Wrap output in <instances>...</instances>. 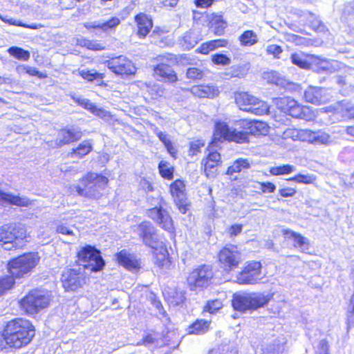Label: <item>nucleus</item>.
<instances>
[{"instance_id": "f257e3e1", "label": "nucleus", "mask_w": 354, "mask_h": 354, "mask_svg": "<svg viewBox=\"0 0 354 354\" xmlns=\"http://www.w3.org/2000/svg\"><path fill=\"white\" fill-rule=\"evenodd\" d=\"M237 125L243 128L244 131H236L222 121L215 123L214 140L215 141L228 140L237 143L248 142V134L254 136L266 135L269 131L268 124L262 121L241 120L236 122Z\"/></svg>"}, {"instance_id": "f03ea898", "label": "nucleus", "mask_w": 354, "mask_h": 354, "mask_svg": "<svg viewBox=\"0 0 354 354\" xmlns=\"http://www.w3.org/2000/svg\"><path fill=\"white\" fill-rule=\"evenodd\" d=\"M35 336V328L26 319H16L9 322L3 331L6 344L15 348H20L28 344Z\"/></svg>"}, {"instance_id": "7ed1b4c3", "label": "nucleus", "mask_w": 354, "mask_h": 354, "mask_svg": "<svg viewBox=\"0 0 354 354\" xmlns=\"http://www.w3.org/2000/svg\"><path fill=\"white\" fill-rule=\"evenodd\" d=\"M273 295L259 292H239L233 294L232 305L233 308L241 313L252 311L266 306Z\"/></svg>"}, {"instance_id": "20e7f679", "label": "nucleus", "mask_w": 354, "mask_h": 354, "mask_svg": "<svg viewBox=\"0 0 354 354\" xmlns=\"http://www.w3.org/2000/svg\"><path fill=\"white\" fill-rule=\"evenodd\" d=\"M27 241L26 231L21 225H4L0 228V242L4 250L21 248Z\"/></svg>"}, {"instance_id": "39448f33", "label": "nucleus", "mask_w": 354, "mask_h": 354, "mask_svg": "<svg viewBox=\"0 0 354 354\" xmlns=\"http://www.w3.org/2000/svg\"><path fill=\"white\" fill-rule=\"evenodd\" d=\"M39 259L37 252H30L19 256L9 261L8 271L16 279L24 277L35 268Z\"/></svg>"}, {"instance_id": "423d86ee", "label": "nucleus", "mask_w": 354, "mask_h": 354, "mask_svg": "<svg viewBox=\"0 0 354 354\" xmlns=\"http://www.w3.org/2000/svg\"><path fill=\"white\" fill-rule=\"evenodd\" d=\"M78 259L84 270L97 272L103 270L105 261L101 256V252L95 247L87 245L82 247L77 252Z\"/></svg>"}, {"instance_id": "0eeeda50", "label": "nucleus", "mask_w": 354, "mask_h": 354, "mask_svg": "<svg viewBox=\"0 0 354 354\" xmlns=\"http://www.w3.org/2000/svg\"><path fill=\"white\" fill-rule=\"evenodd\" d=\"M84 187H76V191L80 196L88 198H97L100 196L101 190L104 189L108 183V178L95 173L88 174L82 179Z\"/></svg>"}, {"instance_id": "6e6552de", "label": "nucleus", "mask_w": 354, "mask_h": 354, "mask_svg": "<svg viewBox=\"0 0 354 354\" xmlns=\"http://www.w3.org/2000/svg\"><path fill=\"white\" fill-rule=\"evenodd\" d=\"M50 303L47 293L41 290L30 291L20 301V306L27 314L34 315L46 308Z\"/></svg>"}, {"instance_id": "1a4fd4ad", "label": "nucleus", "mask_w": 354, "mask_h": 354, "mask_svg": "<svg viewBox=\"0 0 354 354\" xmlns=\"http://www.w3.org/2000/svg\"><path fill=\"white\" fill-rule=\"evenodd\" d=\"M236 103L241 109L261 115L268 112L269 106L265 102L246 92L240 93L235 96Z\"/></svg>"}, {"instance_id": "9d476101", "label": "nucleus", "mask_w": 354, "mask_h": 354, "mask_svg": "<svg viewBox=\"0 0 354 354\" xmlns=\"http://www.w3.org/2000/svg\"><path fill=\"white\" fill-rule=\"evenodd\" d=\"M134 232L146 246L154 250H158L159 248H162V241L159 239L156 229L150 222L140 223L136 227Z\"/></svg>"}, {"instance_id": "9b49d317", "label": "nucleus", "mask_w": 354, "mask_h": 354, "mask_svg": "<svg viewBox=\"0 0 354 354\" xmlns=\"http://www.w3.org/2000/svg\"><path fill=\"white\" fill-rule=\"evenodd\" d=\"M218 260L225 271H230L237 268L241 262L242 254L236 245L228 244L220 250Z\"/></svg>"}, {"instance_id": "f8f14e48", "label": "nucleus", "mask_w": 354, "mask_h": 354, "mask_svg": "<svg viewBox=\"0 0 354 354\" xmlns=\"http://www.w3.org/2000/svg\"><path fill=\"white\" fill-rule=\"evenodd\" d=\"M64 288L67 291H75L85 283L84 268L78 266L77 268H65L61 277Z\"/></svg>"}, {"instance_id": "ddd939ff", "label": "nucleus", "mask_w": 354, "mask_h": 354, "mask_svg": "<svg viewBox=\"0 0 354 354\" xmlns=\"http://www.w3.org/2000/svg\"><path fill=\"white\" fill-rule=\"evenodd\" d=\"M213 277V271L211 266L203 265L194 269L187 278V283L192 290L208 286Z\"/></svg>"}, {"instance_id": "4468645a", "label": "nucleus", "mask_w": 354, "mask_h": 354, "mask_svg": "<svg viewBox=\"0 0 354 354\" xmlns=\"http://www.w3.org/2000/svg\"><path fill=\"white\" fill-rule=\"evenodd\" d=\"M262 265L259 261L248 262L236 276L240 284H255L264 277L261 272Z\"/></svg>"}, {"instance_id": "2eb2a0df", "label": "nucleus", "mask_w": 354, "mask_h": 354, "mask_svg": "<svg viewBox=\"0 0 354 354\" xmlns=\"http://www.w3.org/2000/svg\"><path fill=\"white\" fill-rule=\"evenodd\" d=\"M106 66L113 73L121 76L131 75L136 72L133 62L122 55L108 60Z\"/></svg>"}, {"instance_id": "dca6fc26", "label": "nucleus", "mask_w": 354, "mask_h": 354, "mask_svg": "<svg viewBox=\"0 0 354 354\" xmlns=\"http://www.w3.org/2000/svg\"><path fill=\"white\" fill-rule=\"evenodd\" d=\"M147 214L163 230L170 233L174 232V227L173 220L167 210L161 207H155L149 209Z\"/></svg>"}, {"instance_id": "f3484780", "label": "nucleus", "mask_w": 354, "mask_h": 354, "mask_svg": "<svg viewBox=\"0 0 354 354\" xmlns=\"http://www.w3.org/2000/svg\"><path fill=\"white\" fill-rule=\"evenodd\" d=\"M304 97L308 102L320 105L327 103L331 98V95L327 88L310 86L305 91Z\"/></svg>"}, {"instance_id": "a211bd4d", "label": "nucleus", "mask_w": 354, "mask_h": 354, "mask_svg": "<svg viewBox=\"0 0 354 354\" xmlns=\"http://www.w3.org/2000/svg\"><path fill=\"white\" fill-rule=\"evenodd\" d=\"M175 335L174 332H168L163 338H161L158 333H149L145 335L137 344L145 345L149 348L162 347L165 345H169L170 338Z\"/></svg>"}, {"instance_id": "6ab92c4d", "label": "nucleus", "mask_w": 354, "mask_h": 354, "mask_svg": "<svg viewBox=\"0 0 354 354\" xmlns=\"http://www.w3.org/2000/svg\"><path fill=\"white\" fill-rule=\"evenodd\" d=\"M153 77L158 80L168 83H174L178 77L173 68L165 63H160L153 67Z\"/></svg>"}, {"instance_id": "aec40b11", "label": "nucleus", "mask_w": 354, "mask_h": 354, "mask_svg": "<svg viewBox=\"0 0 354 354\" xmlns=\"http://www.w3.org/2000/svg\"><path fill=\"white\" fill-rule=\"evenodd\" d=\"M82 136L81 131L76 127L61 129L57 134L56 144L61 147L80 140Z\"/></svg>"}, {"instance_id": "412c9836", "label": "nucleus", "mask_w": 354, "mask_h": 354, "mask_svg": "<svg viewBox=\"0 0 354 354\" xmlns=\"http://www.w3.org/2000/svg\"><path fill=\"white\" fill-rule=\"evenodd\" d=\"M120 24V20L116 17H112L109 20L104 21H89L84 24V26L88 29H99L103 32H108L115 29Z\"/></svg>"}, {"instance_id": "4be33fe9", "label": "nucleus", "mask_w": 354, "mask_h": 354, "mask_svg": "<svg viewBox=\"0 0 354 354\" xmlns=\"http://www.w3.org/2000/svg\"><path fill=\"white\" fill-rule=\"evenodd\" d=\"M138 26V35L140 38L145 37L153 26L152 19L145 13H139L135 17Z\"/></svg>"}, {"instance_id": "5701e85b", "label": "nucleus", "mask_w": 354, "mask_h": 354, "mask_svg": "<svg viewBox=\"0 0 354 354\" xmlns=\"http://www.w3.org/2000/svg\"><path fill=\"white\" fill-rule=\"evenodd\" d=\"M303 134H306V140L313 144L328 145L333 142L330 136L322 131L305 130Z\"/></svg>"}, {"instance_id": "b1692460", "label": "nucleus", "mask_w": 354, "mask_h": 354, "mask_svg": "<svg viewBox=\"0 0 354 354\" xmlns=\"http://www.w3.org/2000/svg\"><path fill=\"white\" fill-rule=\"evenodd\" d=\"M283 234L286 238L294 241V247L302 252H306L309 249V241L307 238L290 230H284Z\"/></svg>"}, {"instance_id": "393cba45", "label": "nucleus", "mask_w": 354, "mask_h": 354, "mask_svg": "<svg viewBox=\"0 0 354 354\" xmlns=\"http://www.w3.org/2000/svg\"><path fill=\"white\" fill-rule=\"evenodd\" d=\"M30 200L12 194H8L0 189V205H14L20 207H28L30 205Z\"/></svg>"}, {"instance_id": "a878e982", "label": "nucleus", "mask_w": 354, "mask_h": 354, "mask_svg": "<svg viewBox=\"0 0 354 354\" xmlns=\"http://www.w3.org/2000/svg\"><path fill=\"white\" fill-rule=\"evenodd\" d=\"M190 92L198 97L213 98L218 95L219 90L212 85H196L190 88Z\"/></svg>"}, {"instance_id": "bb28decb", "label": "nucleus", "mask_w": 354, "mask_h": 354, "mask_svg": "<svg viewBox=\"0 0 354 354\" xmlns=\"http://www.w3.org/2000/svg\"><path fill=\"white\" fill-rule=\"evenodd\" d=\"M116 257L119 264L129 270H138L140 268L139 262L134 255L124 250L118 252Z\"/></svg>"}, {"instance_id": "cd10ccee", "label": "nucleus", "mask_w": 354, "mask_h": 354, "mask_svg": "<svg viewBox=\"0 0 354 354\" xmlns=\"http://www.w3.org/2000/svg\"><path fill=\"white\" fill-rule=\"evenodd\" d=\"M334 110L344 118L354 119V104L347 100L338 102L335 105Z\"/></svg>"}, {"instance_id": "c85d7f7f", "label": "nucleus", "mask_w": 354, "mask_h": 354, "mask_svg": "<svg viewBox=\"0 0 354 354\" xmlns=\"http://www.w3.org/2000/svg\"><path fill=\"white\" fill-rule=\"evenodd\" d=\"M201 40L200 36L194 30L186 32L179 40L180 45L185 50L193 48Z\"/></svg>"}, {"instance_id": "c756f323", "label": "nucleus", "mask_w": 354, "mask_h": 354, "mask_svg": "<svg viewBox=\"0 0 354 354\" xmlns=\"http://www.w3.org/2000/svg\"><path fill=\"white\" fill-rule=\"evenodd\" d=\"M210 322L205 319H196L190 324L187 328V334L189 335H203L207 333L209 329Z\"/></svg>"}, {"instance_id": "7c9ffc66", "label": "nucleus", "mask_w": 354, "mask_h": 354, "mask_svg": "<svg viewBox=\"0 0 354 354\" xmlns=\"http://www.w3.org/2000/svg\"><path fill=\"white\" fill-rule=\"evenodd\" d=\"M170 192L174 201H186L185 184L180 180H176L170 185Z\"/></svg>"}, {"instance_id": "2f4dec72", "label": "nucleus", "mask_w": 354, "mask_h": 354, "mask_svg": "<svg viewBox=\"0 0 354 354\" xmlns=\"http://www.w3.org/2000/svg\"><path fill=\"white\" fill-rule=\"evenodd\" d=\"M250 68V64L245 62L239 65H234L230 67L226 72V75L230 78L232 77H244L248 73Z\"/></svg>"}, {"instance_id": "473e14b6", "label": "nucleus", "mask_w": 354, "mask_h": 354, "mask_svg": "<svg viewBox=\"0 0 354 354\" xmlns=\"http://www.w3.org/2000/svg\"><path fill=\"white\" fill-rule=\"evenodd\" d=\"M293 118L303 119L305 120H310L313 118V113L307 106H301L298 103L292 109L288 114Z\"/></svg>"}, {"instance_id": "72a5a7b5", "label": "nucleus", "mask_w": 354, "mask_h": 354, "mask_svg": "<svg viewBox=\"0 0 354 354\" xmlns=\"http://www.w3.org/2000/svg\"><path fill=\"white\" fill-rule=\"evenodd\" d=\"M226 23L223 21L221 15H215L209 21V28L215 35H223Z\"/></svg>"}, {"instance_id": "f704fd0d", "label": "nucleus", "mask_w": 354, "mask_h": 354, "mask_svg": "<svg viewBox=\"0 0 354 354\" xmlns=\"http://www.w3.org/2000/svg\"><path fill=\"white\" fill-rule=\"evenodd\" d=\"M298 102L290 97H283L276 99V104L279 109L289 114Z\"/></svg>"}, {"instance_id": "c9c22d12", "label": "nucleus", "mask_w": 354, "mask_h": 354, "mask_svg": "<svg viewBox=\"0 0 354 354\" xmlns=\"http://www.w3.org/2000/svg\"><path fill=\"white\" fill-rule=\"evenodd\" d=\"M347 75H339L336 77V82L341 87L340 91L344 95H348L354 89V83Z\"/></svg>"}, {"instance_id": "e433bc0d", "label": "nucleus", "mask_w": 354, "mask_h": 354, "mask_svg": "<svg viewBox=\"0 0 354 354\" xmlns=\"http://www.w3.org/2000/svg\"><path fill=\"white\" fill-rule=\"evenodd\" d=\"M80 75L88 82L95 81L97 84L102 83L104 77V73H97L95 70L82 69L79 70Z\"/></svg>"}, {"instance_id": "4c0bfd02", "label": "nucleus", "mask_w": 354, "mask_h": 354, "mask_svg": "<svg viewBox=\"0 0 354 354\" xmlns=\"http://www.w3.org/2000/svg\"><path fill=\"white\" fill-rule=\"evenodd\" d=\"M241 46H250L258 42L257 34L253 30H245L239 37Z\"/></svg>"}, {"instance_id": "58836bf2", "label": "nucleus", "mask_w": 354, "mask_h": 354, "mask_svg": "<svg viewBox=\"0 0 354 354\" xmlns=\"http://www.w3.org/2000/svg\"><path fill=\"white\" fill-rule=\"evenodd\" d=\"M92 150V145L88 140L82 142L77 147L73 149L72 157L82 158L87 155Z\"/></svg>"}, {"instance_id": "ea45409f", "label": "nucleus", "mask_w": 354, "mask_h": 354, "mask_svg": "<svg viewBox=\"0 0 354 354\" xmlns=\"http://www.w3.org/2000/svg\"><path fill=\"white\" fill-rule=\"evenodd\" d=\"M250 166L248 160L239 158L228 167L227 174L233 176L234 173L241 172L243 169H248Z\"/></svg>"}, {"instance_id": "a19ab883", "label": "nucleus", "mask_w": 354, "mask_h": 354, "mask_svg": "<svg viewBox=\"0 0 354 354\" xmlns=\"http://www.w3.org/2000/svg\"><path fill=\"white\" fill-rule=\"evenodd\" d=\"M8 53L13 56L15 58L22 60L28 61L30 57L28 50H24L22 48L17 46H11L8 49Z\"/></svg>"}, {"instance_id": "79ce46f5", "label": "nucleus", "mask_w": 354, "mask_h": 354, "mask_svg": "<svg viewBox=\"0 0 354 354\" xmlns=\"http://www.w3.org/2000/svg\"><path fill=\"white\" fill-rule=\"evenodd\" d=\"M158 170L160 176L166 179L171 180L174 177V167L169 162L161 160L158 164Z\"/></svg>"}, {"instance_id": "37998d69", "label": "nucleus", "mask_w": 354, "mask_h": 354, "mask_svg": "<svg viewBox=\"0 0 354 354\" xmlns=\"http://www.w3.org/2000/svg\"><path fill=\"white\" fill-rule=\"evenodd\" d=\"M290 59L293 64L301 68L308 69L310 67V64L307 60V57L304 54L292 53L290 56Z\"/></svg>"}, {"instance_id": "c03bdc74", "label": "nucleus", "mask_w": 354, "mask_h": 354, "mask_svg": "<svg viewBox=\"0 0 354 354\" xmlns=\"http://www.w3.org/2000/svg\"><path fill=\"white\" fill-rule=\"evenodd\" d=\"M0 19L2 21H3L6 24H8L10 25L21 26V27H24V28H30V29H38V28L42 27V26L40 24H27L23 23L20 20H17L13 18H8L7 16L3 17L1 15H0Z\"/></svg>"}, {"instance_id": "a18cd8bd", "label": "nucleus", "mask_w": 354, "mask_h": 354, "mask_svg": "<svg viewBox=\"0 0 354 354\" xmlns=\"http://www.w3.org/2000/svg\"><path fill=\"white\" fill-rule=\"evenodd\" d=\"M0 19L2 21H3L6 24H8L10 25L21 26V27H24V28H30V29H38V28L42 27V26L40 24H27L23 23L20 20H17L13 18H8L7 16L3 17L1 15H0Z\"/></svg>"}, {"instance_id": "49530a36", "label": "nucleus", "mask_w": 354, "mask_h": 354, "mask_svg": "<svg viewBox=\"0 0 354 354\" xmlns=\"http://www.w3.org/2000/svg\"><path fill=\"white\" fill-rule=\"evenodd\" d=\"M201 164L204 165V171L207 177L214 178L216 176L217 167L219 165V163H213V162L209 160L203 159Z\"/></svg>"}, {"instance_id": "de8ad7c7", "label": "nucleus", "mask_w": 354, "mask_h": 354, "mask_svg": "<svg viewBox=\"0 0 354 354\" xmlns=\"http://www.w3.org/2000/svg\"><path fill=\"white\" fill-rule=\"evenodd\" d=\"M295 171V167L290 165H283L271 167L270 172L274 176L288 174Z\"/></svg>"}, {"instance_id": "09e8293b", "label": "nucleus", "mask_w": 354, "mask_h": 354, "mask_svg": "<svg viewBox=\"0 0 354 354\" xmlns=\"http://www.w3.org/2000/svg\"><path fill=\"white\" fill-rule=\"evenodd\" d=\"M15 279L16 278L12 274L0 278V295L12 288L15 284Z\"/></svg>"}, {"instance_id": "8fccbe9b", "label": "nucleus", "mask_w": 354, "mask_h": 354, "mask_svg": "<svg viewBox=\"0 0 354 354\" xmlns=\"http://www.w3.org/2000/svg\"><path fill=\"white\" fill-rule=\"evenodd\" d=\"M305 130L299 131L295 129H287L283 132L284 138H292L293 140L299 139L306 140V134H303Z\"/></svg>"}, {"instance_id": "3c124183", "label": "nucleus", "mask_w": 354, "mask_h": 354, "mask_svg": "<svg viewBox=\"0 0 354 354\" xmlns=\"http://www.w3.org/2000/svg\"><path fill=\"white\" fill-rule=\"evenodd\" d=\"M284 350L283 343L279 340L272 344H269L263 350V354H281Z\"/></svg>"}, {"instance_id": "603ef678", "label": "nucleus", "mask_w": 354, "mask_h": 354, "mask_svg": "<svg viewBox=\"0 0 354 354\" xmlns=\"http://www.w3.org/2000/svg\"><path fill=\"white\" fill-rule=\"evenodd\" d=\"M160 252L156 254V261L155 263L159 267H163L166 263H167V255L168 252L166 248L163 247V243L162 244V248H159Z\"/></svg>"}, {"instance_id": "864d4df0", "label": "nucleus", "mask_w": 354, "mask_h": 354, "mask_svg": "<svg viewBox=\"0 0 354 354\" xmlns=\"http://www.w3.org/2000/svg\"><path fill=\"white\" fill-rule=\"evenodd\" d=\"M203 75V71L197 67H189L187 68L186 73L187 77L192 80H201Z\"/></svg>"}, {"instance_id": "5fc2aeb1", "label": "nucleus", "mask_w": 354, "mask_h": 354, "mask_svg": "<svg viewBox=\"0 0 354 354\" xmlns=\"http://www.w3.org/2000/svg\"><path fill=\"white\" fill-rule=\"evenodd\" d=\"M223 307V303L220 299L208 301L205 306V310L210 313H214Z\"/></svg>"}, {"instance_id": "6e6d98bb", "label": "nucleus", "mask_w": 354, "mask_h": 354, "mask_svg": "<svg viewBox=\"0 0 354 354\" xmlns=\"http://www.w3.org/2000/svg\"><path fill=\"white\" fill-rule=\"evenodd\" d=\"M315 178L313 175H304V174H298L292 178H290L289 180H293L299 183L304 184H310L314 182Z\"/></svg>"}, {"instance_id": "4d7b16f0", "label": "nucleus", "mask_w": 354, "mask_h": 354, "mask_svg": "<svg viewBox=\"0 0 354 354\" xmlns=\"http://www.w3.org/2000/svg\"><path fill=\"white\" fill-rule=\"evenodd\" d=\"M185 299V292L183 290H175L174 295L171 297L170 302L174 306H179L182 304Z\"/></svg>"}, {"instance_id": "13d9d810", "label": "nucleus", "mask_w": 354, "mask_h": 354, "mask_svg": "<svg viewBox=\"0 0 354 354\" xmlns=\"http://www.w3.org/2000/svg\"><path fill=\"white\" fill-rule=\"evenodd\" d=\"M212 62L217 65H228L230 64V59L223 54H215L212 57Z\"/></svg>"}, {"instance_id": "bf43d9fd", "label": "nucleus", "mask_w": 354, "mask_h": 354, "mask_svg": "<svg viewBox=\"0 0 354 354\" xmlns=\"http://www.w3.org/2000/svg\"><path fill=\"white\" fill-rule=\"evenodd\" d=\"M283 52L282 48L276 44L268 45L266 48V53L268 55H272L274 58H279L280 54Z\"/></svg>"}, {"instance_id": "052dcab7", "label": "nucleus", "mask_w": 354, "mask_h": 354, "mask_svg": "<svg viewBox=\"0 0 354 354\" xmlns=\"http://www.w3.org/2000/svg\"><path fill=\"white\" fill-rule=\"evenodd\" d=\"M269 82L272 84L279 85L283 82V80L280 77L279 74L276 71H271L266 74V77Z\"/></svg>"}, {"instance_id": "680f3d73", "label": "nucleus", "mask_w": 354, "mask_h": 354, "mask_svg": "<svg viewBox=\"0 0 354 354\" xmlns=\"http://www.w3.org/2000/svg\"><path fill=\"white\" fill-rule=\"evenodd\" d=\"M90 111L94 115L104 119L109 118L110 116V113L109 111L103 109L98 108L95 104H93Z\"/></svg>"}, {"instance_id": "e2e57ef3", "label": "nucleus", "mask_w": 354, "mask_h": 354, "mask_svg": "<svg viewBox=\"0 0 354 354\" xmlns=\"http://www.w3.org/2000/svg\"><path fill=\"white\" fill-rule=\"evenodd\" d=\"M75 102H77L79 105L82 106L84 109L91 111L93 106V103L91 102L89 100L82 97H73Z\"/></svg>"}, {"instance_id": "0e129e2a", "label": "nucleus", "mask_w": 354, "mask_h": 354, "mask_svg": "<svg viewBox=\"0 0 354 354\" xmlns=\"http://www.w3.org/2000/svg\"><path fill=\"white\" fill-rule=\"evenodd\" d=\"M242 230L243 225L234 224L228 228L227 233L230 237H233L239 235L242 232Z\"/></svg>"}, {"instance_id": "69168bd1", "label": "nucleus", "mask_w": 354, "mask_h": 354, "mask_svg": "<svg viewBox=\"0 0 354 354\" xmlns=\"http://www.w3.org/2000/svg\"><path fill=\"white\" fill-rule=\"evenodd\" d=\"M261 189L263 193H273L276 189V186L270 182L259 183Z\"/></svg>"}, {"instance_id": "338daca9", "label": "nucleus", "mask_w": 354, "mask_h": 354, "mask_svg": "<svg viewBox=\"0 0 354 354\" xmlns=\"http://www.w3.org/2000/svg\"><path fill=\"white\" fill-rule=\"evenodd\" d=\"M317 354H328V344L326 339L319 342Z\"/></svg>"}, {"instance_id": "774afa93", "label": "nucleus", "mask_w": 354, "mask_h": 354, "mask_svg": "<svg viewBox=\"0 0 354 354\" xmlns=\"http://www.w3.org/2000/svg\"><path fill=\"white\" fill-rule=\"evenodd\" d=\"M342 13L344 15H354V1L344 4Z\"/></svg>"}]
</instances>
